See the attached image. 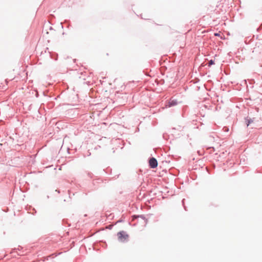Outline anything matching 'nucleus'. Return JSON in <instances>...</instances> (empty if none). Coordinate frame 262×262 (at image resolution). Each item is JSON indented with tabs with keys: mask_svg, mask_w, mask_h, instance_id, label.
<instances>
[{
	"mask_svg": "<svg viewBox=\"0 0 262 262\" xmlns=\"http://www.w3.org/2000/svg\"><path fill=\"white\" fill-rule=\"evenodd\" d=\"M117 235L119 241L121 242H126L128 239V235L124 231L119 232Z\"/></svg>",
	"mask_w": 262,
	"mask_h": 262,
	"instance_id": "obj_1",
	"label": "nucleus"
},
{
	"mask_svg": "<svg viewBox=\"0 0 262 262\" xmlns=\"http://www.w3.org/2000/svg\"><path fill=\"white\" fill-rule=\"evenodd\" d=\"M178 104V101L177 99L171 98L168 101L166 102L165 107H170Z\"/></svg>",
	"mask_w": 262,
	"mask_h": 262,
	"instance_id": "obj_2",
	"label": "nucleus"
},
{
	"mask_svg": "<svg viewBox=\"0 0 262 262\" xmlns=\"http://www.w3.org/2000/svg\"><path fill=\"white\" fill-rule=\"evenodd\" d=\"M215 36H219V33H215Z\"/></svg>",
	"mask_w": 262,
	"mask_h": 262,
	"instance_id": "obj_8",
	"label": "nucleus"
},
{
	"mask_svg": "<svg viewBox=\"0 0 262 262\" xmlns=\"http://www.w3.org/2000/svg\"><path fill=\"white\" fill-rule=\"evenodd\" d=\"M214 64V60H213L212 59H211L209 61L208 66L210 67L211 66H212Z\"/></svg>",
	"mask_w": 262,
	"mask_h": 262,
	"instance_id": "obj_6",
	"label": "nucleus"
},
{
	"mask_svg": "<svg viewBox=\"0 0 262 262\" xmlns=\"http://www.w3.org/2000/svg\"><path fill=\"white\" fill-rule=\"evenodd\" d=\"M225 131H228V128H227V127H225Z\"/></svg>",
	"mask_w": 262,
	"mask_h": 262,
	"instance_id": "obj_9",
	"label": "nucleus"
},
{
	"mask_svg": "<svg viewBox=\"0 0 262 262\" xmlns=\"http://www.w3.org/2000/svg\"><path fill=\"white\" fill-rule=\"evenodd\" d=\"M56 191H57L58 193L60 192L59 190H56Z\"/></svg>",
	"mask_w": 262,
	"mask_h": 262,
	"instance_id": "obj_10",
	"label": "nucleus"
},
{
	"mask_svg": "<svg viewBox=\"0 0 262 262\" xmlns=\"http://www.w3.org/2000/svg\"><path fill=\"white\" fill-rule=\"evenodd\" d=\"M137 218H140L143 221V224L146 225L147 223V219H146L144 215H134L133 216V220H134Z\"/></svg>",
	"mask_w": 262,
	"mask_h": 262,
	"instance_id": "obj_4",
	"label": "nucleus"
},
{
	"mask_svg": "<svg viewBox=\"0 0 262 262\" xmlns=\"http://www.w3.org/2000/svg\"><path fill=\"white\" fill-rule=\"evenodd\" d=\"M183 127H181V126H179V128H178V129H179L180 130H182L183 129Z\"/></svg>",
	"mask_w": 262,
	"mask_h": 262,
	"instance_id": "obj_7",
	"label": "nucleus"
},
{
	"mask_svg": "<svg viewBox=\"0 0 262 262\" xmlns=\"http://www.w3.org/2000/svg\"><path fill=\"white\" fill-rule=\"evenodd\" d=\"M253 121V120L251 119H247V121H246V122H247V126H248L250 125V124L251 123H252Z\"/></svg>",
	"mask_w": 262,
	"mask_h": 262,
	"instance_id": "obj_5",
	"label": "nucleus"
},
{
	"mask_svg": "<svg viewBox=\"0 0 262 262\" xmlns=\"http://www.w3.org/2000/svg\"><path fill=\"white\" fill-rule=\"evenodd\" d=\"M182 203H184V199L182 200Z\"/></svg>",
	"mask_w": 262,
	"mask_h": 262,
	"instance_id": "obj_11",
	"label": "nucleus"
},
{
	"mask_svg": "<svg viewBox=\"0 0 262 262\" xmlns=\"http://www.w3.org/2000/svg\"><path fill=\"white\" fill-rule=\"evenodd\" d=\"M149 165L150 168H155L158 166V162L156 158L152 157L149 160Z\"/></svg>",
	"mask_w": 262,
	"mask_h": 262,
	"instance_id": "obj_3",
	"label": "nucleus"
}]
</instances>
